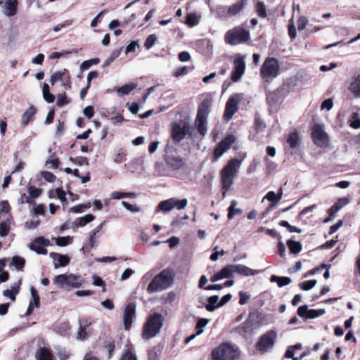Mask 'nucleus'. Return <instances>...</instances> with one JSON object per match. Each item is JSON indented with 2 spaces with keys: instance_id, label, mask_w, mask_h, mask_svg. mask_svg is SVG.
<instances>
[{
  "instance_id": "46",
  "label": "nucleus",
  "mask_w": 360,
  "mask_h": 360,
  "mask_svg": "<svg viewBox=\"0 0 360 360\" xmlns=\"http://www.w3.org/2000/svg\"><path fill=\"white\" fill-rule=\"evenodd\" d=\"M221 278H230L233 273V265H227L219 271Z\"/></svg>"
},
{
  "instance_id": "62",
  "label": "nucleus",
  "mask_w": 360,
  "mask_h": 360,
  "mask_svg": "<svg viewBox=\"0 0 360 360\" xmlns=\"http://www.w3.org/2000/svg\"><path fill=\"white\" fill-rule=\"evenodd\" d=\"M120 360H137L136 356L132 353L131 349H128L121 356Z\"/></svg>"
},
{
  "instance_id": "40",
  "label": "nucleus",
  "mask_w": 360,
  "mask_h": 360,
  "mask_svg": "<svg viewBox=\"0 0 360 360\" xmlns=\"http://www.w3.org/2000/svg\"><path fill=\"white\" fill-rule=\"evenodd\" d=\"M266 127L264 121L260 117L258 113L255 115V129L257 132L262 131Z\"/></svg>"
},
{
  "instance_id": "38",
  "label": "nucleus",
  "mask_w": 360,
  "mask_h": 360,
  "mask_svg": "<svg viewBox=\"0 0 360 360\" xmlns=\"http://www.w3.org/2000/svg\"><path fill=\"white\" fill-rule=\"evenodd\" d=\"M173 202H174V198L161 201L158 205V208L164 212L169 211L174 207Z\"/></svg>"
},
{
  "instance_id": "48",
  "label": "nucleus",
  "mask_w": 360,
  "mask_h": 360,
  "mask_svg": "<svg viewBox=\"0 0 360 360\" xmlns=\"http://www.w3.org/2000/svg\"><path fill=\"white\" fill-rule=\"evenodd\" d=\"M29 196L32 197V199L37 198L42 193V189L37 188L34 186H30L27 188Z\"/></svg>"
},
{
  "instance_id": "22",
  "label": "nucleus",
  "mask_w": 360,
  "mask_h": 360,
  "mask_svg": "<svg viewBox=\"0 0 360 360\" xmlns=\"http://www.w3.org/2000/svg\"><path fill=\"white\" fill-rule=\"evenodd\" d=\"M50 257L54 260V267L56 269L60 266H66L70 262V258L66 255H61L57 252H51Z\"/></svg>"
},
{
  "instance_id": "35",
  "label": "nucleus",
  "mask_w": 360,
  "mask_h": 360,
  "mask_svg": "<svg viewBox=\"0 0 360 360\" xmlns=\"http://www.w3.org/2000/svg\"><path fill=\"white\" fill-rule=\"evenodd\" d=\"M42 95L44 99L49 103H51L55 101V96L50 92L49 86L46 83H44L42 86Z\"/></svg>"
},
{
  "instance_id": "39",
  "label": "nucleus",
  "mask_w": 360,
  "mask_h": 360,
  "mask_svg": "<svg viewBox=\"0 0 360 360\" xmlns=\"http://www.w3.org/2000/svg\"><path fill=\"white\" fill-rule=\"evenodd\" d=\"M11 264L13 265L17 270L21 271L25 266V259L20 256H13L12 257Z\"/></svg>"
},
{
  "instance_id": "20",
  "label": "nucleus",
  "mask_w": 360,
  "mask_h": 360,
  "mask_svg": "<svg viewBox=\"0 0 360 360\" xmlns=\"http://www.w3.org/2000/svg\"><path fill=\"white\" fill-rule=\"evenodd\" d=\"M240 160L237 158L230 160L226 166L221 169V172L231 175L234 177L237 173V170L240 165Z\"/></svg>"
},
{
  "instance_id": "23",
  "label": "nucleus",
  "mask_w": 360,
  "mask_h": 360,
  "mask_svg": "<svg viewBox=\"0 0 360 360\" xmlns=\"http://www.w3.org/2000/svg\"><path fill=\"white\" fill-rule=\"evenodd\" d=\"M37 109L33 105H31L29 108L22 115V127H26L34 117Z\"/></svg>"
},
{
  "instance_id": "27",
  "label": "nucleus",
  "mask_w": 360,
  "mask_h": 360,
  "mask_svg": "<svg viewBox=\"0 0 360 360\" xmlns=\"http://www.w3.org/2000/svg\"><path fill=\"white\" fill-rule=\"evenodd\" d=\"M286 142L290 148H297L301 143V138L299 133L296 131L289 133L286 137Z\"/></svg>"
},
{
  "instance_id": "25",
  "label": "nucleus",
  "mask_w": 360,
  "mask_h": 360,
  "mask_svg": "<svg viewBox=\"0 0 360 360\" xmlns=\"http://www.w3.org/2000/svg\"><path fill=\"white\" fill-rule=\"evenodd\" d=\"M247 0H238L230 6L227 10L226 16H234L239 13L245 7Z\"/></svg>"
},
{
  "instance_id": "1",
  "label": "nucleus",
  "mask_w": 360,
  "mask_h": 360,
  "mask_svg": "<svg viewBox=\"0 0 360 360\" xmlns=\"http://www.w3.org/2000/svg\"><path fill=\"white\" fill-rule=\"evenodd\" d=\"M174 279V272L172 269L167 268L161 271L150 281L147 287L148 293L160 292L169 288Z\"/></svg>"
},
{
  "instance_id": "61",
  "label": "nucleus",
  "mask_w": 360,
  "mask_h": 360,
  "mask_svg": "<svg viewBox=\"0 0 360 360\" xmlns=\"http://www.w3.org/2000/svg\"><path fill=\"white\" fill-rule=\"evenodd\" d=\"M93 284L96 286H101L103 287V291L105 292L106 290L105 289V283L103 279L99 277L98 276L94 275L93 277Z\"/></svg>"
},
{
  "instance_id": "19",
  "label": "nucleus",
  "mask_w": 360,
  "mask_h": 360,
  "mask_svg": "<svg viewBox=\"0 0 360 360\" xmlns=\"http://www.w3.org/2000/svg\"><path fill=\"white\" fill-rule=\"evenodd\" d=\"M240 160L237 158L230 160L226 166L221 169V172L231 175L234 177L237 173V170L240 165Z\"/></svg>"
},
{
  "instance_id": "2",
  "label": "nucleus",
  "mask_w": 360,
  "mask_h": 360,
  "mask_svg": "<svg viewBox=\"0 0 360 360\" xmlns=\"http://www.w3.org/2000/svg\"><path fill=\"white\" fill-rule=\"evenodd\" d=\"M164 317L160 314L155 312L150 315L142 330V338L148 340L156 336L163 326Z\"/></svg>"
},
{
  "instance_id": "11",
  "label": "nucleus",
  "mask_w": 360,
  "mask_h": 360,
  "mask_svg": "<svg viewBox=\"0 0 360 360\" xmlns=\"http://www.w3.org/2000/svg\"><path fill=\"white\" fill-rule=\"evenodd\" d=\"M311 137L314 143L319 147H326L328 146L329 139L328 134L320 124H315L312 129Z\"/></svg>"
},
{
  "instance_id": "8",
  "label": "nucleus",
  "mask_w": 360,
  "mask_h": 360,
  "mask_svg": "<svg viewBox=\"0 0 360 360\" xmlns=\"http://www.w3.org/2000/svg\"><path fill=\"white\" fill-rule=\"evenodd\" d=\"M238 355L237 350L226 342L214 348L211 353L212 360H234Z\"/></svg>"
},
{
  "instance_id": "24",
  "label": "nucleus",
  "mask_w": 360,
  "mask_h": 360,
  "mask_svg": "<svg viewBox=\"0 0 360 360\" xmlns=\"http://www.w3.org/2000/svg\"><path fill=\"white\" fill-rule=\"evenodd\" d=\"M37 360H54L52 352L47 347H39L35 354Z\"/></svg>"
},
{
  "instance_id": "50",
  "label": "nucleus",
  "mask_w": 360,
  "mask_h": 360,
  "mask_svg": "<svg viewBox=\"0 0 360 360\" xmlns=\"http://www.w3.org/2000/svg\"><path fill=\"white\" fill-rule=\"evenodd\" d=\"M70 103V100L68 99L66 93L63 92L62 94H59L58 95L57 100V105L59 107H63Z\"/></svg>"
},
{
  "instance_id": "53",
  "label": "nucleus",
  "mask_w": 360,
  "mask_h": 360,
  "mask_svg": "<svg viewBox=\"0 0 360 360\" xmlns=\"http://www.w3.org/2000/svg\"><path fill=\"white\" fill-rule=\"evenodd\" d=\"M157 41V37L155 34H150L144 42V46L146 49H151Z\"/></svg>"
},
{
  "instance_id": "47",
  "label": "nucleus",
  "mask_w": 360,
  "mask_h": 360,
  "mask_svg": "<svg viewBox=\"0 0 360 360\" xmlns=\"http://www.w3.org/2000/svg\"><path fill=\"white\" fill-rule=\"evenodd\" d=\"M193 70V68L188 67V66H183L177 68L174 73L173 75L176 77H179L180 76L186 75H187L190 71Z\"/></svg>"
},
{
  "instance_id": "5",
  "label": "nucleus",
  "mask_w": 360,
  "mask_h": 360,
  "mask_svg": "<svg viewBox=\"0 0 360 360\" xmlns=\"http://www.w3.org/2000/svg\"><path fill=\"white\" fill-rule=\"evenodd\" d=\"M262 324V314L250 313L246 321L236 328V330L243 337L249 338L253 334L254 331L258 329Z\"/></svg>"
},
{
  "instance_id": "43",
  "label": "nucleus",
  "mask_w": 360,
  "mask_h": 360,
  "mask_svg": "<svg viewBox=\"0 0 360 360\" xmlns=\"http://www.w3.org/2000/svg\"><path fill=\"white\" fill-rule=\"evenodd\" d=\"M102 229V224L98 226L96 229L91 231L89 240V245L90 248H93L96 243V234L100 231Z\"/></svg>"
},
{
  "instance_id": "56",
  "label": "nucleus",
  "mask_w": 360,
  "mask_h": 360,
  "mask_svg": "<svg viewBox=\"0 0 360 360\" xmlns=\"http://www.w3.org/2000/svg\"><path fill=\"white\" fill-rule=\"evenodd\" d=\"M30 291L33 300V305L35 306L36 307H39L40 305V297L39 295H38L37 290L34 287H32Z\"/></svg>"
},
{
  "instance_id": "31",
  "label": "nucleus",
  "mask_w": 360,
  "mask_h": 360,
  "mask_svg": "<svg viewBox=\"0 0 360 360\" xmlns=\"http://www.w3.org/2000/svg\"><path fill=\"white\" fill-rule=\"evenodd\" d=\"M233 272L239 274L240 275L248 276L251 275H255L256 271L251 269L250 268L242 265V264H236L233 265Z\"/></svg>"
},
{
  "instance_id": "6",
  "label": "nucleus",
  "mask_w": 360,
  "mask_h": 360,
  "mask_svg": "<svg viewBox=\"0 0 360 360\" xmlns=\"http://www.w3.org/2000/svg\"><path fill=\"white\" fill-rule=\"evenodd\" d=\"M53 282L58 288L70 290L80 288L84 283V280L80 275L70 274L57 275L53 278Z\"/></svg>"
},
{
  "instance_id": "14",
  "label": "nucleus",
  "mask_w": 360,
  "mask_h": 360,
  "mask_svg": "<svg viewBox=\"0 0 360 360\" xmlns=\"http://www.w3.org/2000/svg\"><path fill=\"white\" fill-rule=\"evenodd\" d=\"M50 245L49 239L39 237L36 238L30 245V250L35 251L39 255H47L48 250L46 247Z\"/></svg>"
},
{
  "instance_id": "64",
  "label": "nucleus",
  "mask_w": 360,
  "mask_h": 360,
  "mask_svg": "<svg viewBox=\"0 0 360 360\" xmlns=\"http://www.w3.org/2000/svg\"><path fill=\"white\" fill-rule=\"evenodd\" d=\"M126 153L123 150H120L117 153L115 154L114 160L117 163H121L125 161Z\"/></svg>"
},
{
  "instance_id": "44",
  "label": "nucleus",
  "mask_w": 360,
  "mask_h": 360,
  "mask_svg": "<svg viewBox=\"0 0 360 360\" xmlns=\"http://www.w3.org/2000/svg\"><path fill=\"white\" fill-rule=\"evenodd\" d=\"M100 63V59L98 58H92L90 60H84L80 65L81 71H84L90 68L94 65H97Z\"/></svg>"
},
{
  "instance_id": "15",
  "label": "nucleus",
  "mask_w": 360,
  "mask_h": 360,
  "mask_svg": "<svg viewBox=\"0 0 360 360\" xmlns=\"http://www.w3.org/2000/svg\"><path fill=\"white\" fill-rule=\"evenodd\" d=\"M347 91L355 98H360V73L354 75L347 82Z\"/></svg>"
},
{
  "instance_id": "37",
  "label": "nucleus",
  "mask_w": 360,
  "mask_h": 360,
  "mask_svg": "<svg viewBox=\"0 0 360 360\" xmlns=\"http://www.w3.org/2000/svg\"><path fill=\"white\" fill-rule=\"evenodd\" d=\"M291 281V279L287 276H271V282H276L280 288L290 284Z\"/></svg>"
},
{
  "instance_id": "54",
  "label": "nucleus",
  "mask_w": 360,
  "mask_h": 360,
  "mask_svg": "<svg viewBox=\"0 0 360 360\" xmlns=\"http://www.w3.org/2000/svg\"><path fill=\"white\" fill-rule=\"evenodd\" d=\"M72 242V238L70 236L58 237L56 239V244L60 247L68 245Z\"/></svg>"
},
{
  "instance_id": "45",
  "label": "nucleus",
  "mask_w": 360,
  "mask_h": 360,
  "mask_svg": "<svg viewBox=\"0 0 360 360\" xmlns=\"http://www.w3.org/2000/svg\"><path fill=\"white\" fill-rule=\"evenodd\" d=\"M234 68L233 70L242 73H244L245 68V64L244 62V60L241 57L236 58L234 60Z\"/></svg>"
},
{
  "instance_id": "42",
  "label": "nucleus",
  "mask_w": 360,
  "mask_h": 360,
  "mask_svg": "<svg viewBox=\"0 0 360 360\" xmlns=\"http://www.w3.org/2000/svg\"><path fill=\"white\" fill-rule=\"evenodd\" d=\"M55 193L56 195H57V198L62 202H67V198H66V193L63 190V188H56L55 191H53V190H51L49 191V198H53V193Z\"/></svg>"
},
{
  "instance_id": "28",
  "label": "nucleus",
  "mask_w": 360,
  "mask_h": 360,
  "mask_svg": "<svg viewBox=\"0 0 360 360\" xmlns=\"http://www.w3.org/2000/svg\"><path fill=\"white\" fill-rule=\"evenodd\" d=\"M95 219L94 215L88 214L84 217H77L74 222L72 224V228L75 229L77 227H82L86 225L88 223L91 222Z\"/></svg>"
},
{
  "instance_id": "60",
  "label": "nucleus",
  "mask_w": 360,
  "mask_h": 360,
  "mask_svg": "<svg viewBox=\"0 0 360 360\" xmlns=\"http://www.w3.org/2000/svg\"><path fill=\"white\" fill-rule=\"evenodd\" d=\"M10 231V226L9 224L6 222L3 221L0 224V236L2 237L6 236Z\"/></svg>"
},
{
  "instance_id": "29",
  "label": "nucleus",
  "mask_w": 360,
  "mask_h": 360,
  "mask_svg": "<svg viewBox=\"0 0 360 360\" xmlns=\"http://www.w3.org/2000/svg\"><path fill=\"white\" fill-rule=\"evenodd\" d=\"M70 72L67 69H63L61 71H57L52 74L50 78V83L54 85L58 81H63L66 76H69Z\"/></svg>"
},
{
  "instance_id": "3",
  "label": "nucleus",
  "mask_w": 360,
  "mask_h": 360,
  "mask_svg": "<svg viewBox=\"0 0 360 360\" xmlns=\"http://www.w3.org/2000/svg\"><path fill=\"white\" fill-rule=\"evenodd\" d=\"M212 99L206 98L198 105L195 124L198 132L205 136L207 131V120L210 112Z\"/></svg>"
},
{
  "instance_id": "18",
  "label": "nucleus",
  "mask_w": 360,
  "mask_h": 360,
  "mask_svg": "<svg viewBox=\"0 0 360 360\" xmlns=\"http://www.w3.org/2000/svg\"><path fill=\"white\" fill-rule=\"evenodd\" d=\"M18 0H6L3 13L8 17L14 16L18 13Z\"/></svg>"
},
{
  "instance_id": "4",
  "label": "nucleus",
  "mask_w": 360,
  "mask_h": 360,
  "mask_svg": "<svg viewBox=\"0 0 360 360\" xmlns=\"http://www.w3.org/2000/svg\"><path fill=\"white\" fill-rule=\"evenodd\" d=\"M164 160L166 165L172 170H179L185 168L186 160L179 154L176 148L167 143L164 150Z\"/></svg>"
},
{
  "instance_id": "58",
  "label": "nucleus",
  "mask_w": 360,
  "mask_h": 360,
  "mask_svg": "<svg viewBox=\"0 0 360 360\" xmlns=\"http://www.w3.org/2000/svg\"><path fill=\"white\" fill-rule=\"evenodd\" d=\"M316 284V280H310L300 284V287L303 290H309L313 288Z\"/></svg>"
},
{
  "instance_id": "51",
  "label": "nucleus",
  "mask_w": 360,
  "mask_h": 360,
  "mask_svg": "<svg viewBox=\"0 0 360 360\" xmlns=\"http://www.w3.org/2000/svg\"><path fill=\"white\" fill-rule=\"evenodd\" d=\"M186 22L189 26H194L198 23V19L195 13H190L186 15Z\"/></svg>"
},
{
  "instance_id": "52",
  "label": "nucleus",
  "mask_w": 360,
  "mask_h": 360,
  "mask_svg": "<svg viewBox=\"0 0 360 360\" xmlns=\"http://www.w3.org/2000/svg\"><path fill=\"white\" fill-rule=\"evenodd\" d=\"M256 12L259 17L264 18L266 16V6L263 2L258 1L255 6Z\"/></svg>"
},
{
  "instance_id": "41",
  "label": "nucleus",
  "mask_w": 360,
  "mask_h": 360,
  "mask_svg": "<svg viewBox=\"0 0 360 360\" xmlns=\"http://www.w3.org/2000/svg\"><path fill=\"white\" fill-rule=\"evenodd\" d=\"M136 84L130 83L118 88L117 91L120 96H124L128 94L132 90L136 89Z\"/></svg>"
},
{
  "instance_id": "57",
  "label": "nucleus",
  "mask_w": 360,
  "mask_h": 360,
  "mask_svg": "<svg viewBox=\"0 0 360 360\" xmlns=\"http://www.w3.org/2000/svg\"><path fill=\"white\" fill-rule=\"evenodd\" d=\"M279 74L278 61L271 58V77H275Z\"/></svg>"
},
{
  "instance_id": "33",
  "label": "nucleus",
  "mask_w": 360,
  "mask_h": 360,
  "mask_svg": "<svg viewBox=\"0 0 360 360\" xmlns=\"http://www.w3.org/2000/svg\"><path fill=\"white\" fill-rule=\"evenodd\" d=\"M233 176L221 172V183L222 188L225 191H228L231 185L233 184Z\"/></svg>"
},
{
  "instance_id": "9",
  "label": "nucleus",
  "mask_w": 360,
  "mask_h": 360,
  "mask_svg": "<svg viewBox=\"0 0 360 360\" xmlns=\"http://www.w3.org/2000/svg\"><path fill=\"white\" fill-rule=\"evenodd\" d=\"M191 127L188 123L181 125L178 122H173L171 127V137L175 143H180L186 135L191 136Z\"/></svg>"
},
{
  "instance_id": "13",
  "label": "nucleus",
  "mask_w": 360,
  "mask_h": 360,
  "mask_svg": "<svg viewBox=\"0 0 360 360\" xmlns=\"http://www.w3.org/2000/svg\"><path fill=\"white\" fill-rule=\"evenodd\" d=\"M136 316V304L133 302L128 303L123 313V323L124 329L128 330L131 327L132 321Z\"/></svg>"
},
{
  "instance_id": "49",
  "label": "nucleus",
  "mask_w": 360,
  "mask_h": 360,
  "mask_svg": "<svg viewBox=\"0 0 360 360\" xmlns=\"http://www.w3.org/2000/svg\"><path fill=\"white\" fill-rule=\"evenodd\" d=\"M91 207V204L86 203V204H79L75 206L72 207L70 209V212L73 213H81L84 212L86 209H88Z\"/></svg>"
},
{
  "instance_id": "32",
  "label": "nucleus",
  "mask_w": 360,
  "mask_h": 360,
  "mask_svg": "<svg viewBox=\"0 0 360 360\" xmlns=\"http://www.w3.org/2000/svg\"><path fill=\"white\" fill-rule=\"evenodd\" d=\"M349 200L346 198H340L335 205L330 209V217L338 212L343 207H345Z\"/></svg>"
},
{
  "instance_id": "55",
  "label": "nucleus",
  "mask_w": 360,
  "mask_h": 360,
  "mask_svg": "<svg viewBox=\"0 0 360 360\" xmlns=\"http://www.w3.org/2000/svg\"><path fill=\"white\" fill-rule=\"evenodd\" d=\"M282 189H279V192L276 194L275 192L271 191V209L276 207L278 202L281 199Z\"/></svg>"
},
{
  "instance_id": "34",
  "label": "nucleus",
  "mask_w": 360,
  "mask_h": 360,
  "mask_svg": "<svg viewBox=\"0 0 360 360\" xmlns=\"http://www.w3.org/2000/svg\"><path fill=\"white\" fill-rule=\"evenodd\" d=\"M287 245L292 254H298L302 248V244L300 242L292 239L287 241Z\"/></svg>"
},
{
  "instance_id": "12",
  "label": "nucleus",
  "mask_w": 360,
  "mask_h": 360,
  "mask_svg": "<svg viewBox=\"0 0 360 360\" xmlns=\"http://www.w3.org/2000/svg\"><path fill=\"white\" fill-rule=\"evenodd\" d=\"M239 100L240 98L238 94L232 96L229 98L226 103L225 110L224 112V120L229 121L232 118L233 115L237 112Z\"/></svg>"
},
{
  "instance_id": "36",
  "label": "nucleus",
  "mask_w": 360,
  "mask_h": 360,
  "mask_svg": "<svg viewBox=\"0 0 360 360\" xmlns=\"http://www.w3.org/2000/svg\"><path fill=\"white\" fill-rule=\"evenodd\" d=\"M218 300L219 297L217 295H213L207 299L208 303L205 305V309L208 311H213L217 308H219V306H218Z\"/></svg>"
},
{
  "instance_id": "21",
  "label": "nucleus",
  "mask_w": 360,
  "mask_h": 360,
  "mask_svg": "<svg viewBox=\"0 0 360 360\" xmlns=\"http://www.w3.org/2000/svg\"><path fill=\"white\" fill-rule=\"evenodd\" d=\"M240 160L237 158L230 160L226 166L221 169V172L231 175L234 177L237 173V170L240 165Z\"/></svg>"
},
{
  "instance_id": "59",
  "label": "nucleus",
  "mask_w": 360,
  "mask_h": 360,
  "mask_svg": "<svg viewBox=\"0 0 360 360\" xmlns=\"http://www.w3.org/2000/svg\"><path fill=\"white\" fill-rule=\"evenodd\" d=\"M208 323V320L206 319H200L197 323L195 328L197 329L196 335H200L202 333V328H204Z\"/></svg>"
},
{
  "instance_id": "63",
  "label": "nucleus",
  "mask_w": 360,
  "mask_h": 360,
  "mask_svg": "<svg viewBox=\"0 0 360 360\" xmlns=\"http://www.w3.org/2000/svg\"><path fill=\"white\" fill-rule=\"evenodd\" d=\"M188 200L187 199H181V200H176L174 198V202H173V204H174V207H176L178 210H182L185 208V207L187 205Z\"/></svg>"
},
{
  "instance_id": "16",
  "label": "nucleus",
  "mask_w": 360,
  "mask_h": 360,
  "mask_svg": "<svg viewBox=\"0 0 360 360\" xmlns=\"http://www.w3.org/2000/svg\"><path fill=\"white\" fill-rule=\"evenodd\" d=\"M326 312L325 309H309L307 305L300 306L297 309V314L300 317L307 319H314L319 317Z\"/></svg>"
},
{
  "instance_id": "26",
  "label": "nucleus",
  "mask_w": 360,
  "mask_h": 360,
  "mask_svg": "<svg viewBox=\"0 0 360 360\" xmlns=\"http://www.w3.org/2000/svg\"><path fill=\"white\" fill-rule=\"evenodd\" d=\"M257 349L260 352H266L270 347V331L266 332L257 343Z\"/></svg>"
},
{
  "instance_id": "7",
  "label": "nucleus",
  "mask_w": 360,
  "mask_h": 360,
  "mask_svg": "<svg viewBox=\"0 0 360 360\" xmlns=\"http://www.w3.org/2000/svg\"><path fill=\"white\" fill-rule=\"evenodd\" d=\"M250 39L249 31L240 25L228 30L224 35L226 43L231 46L246 43Z\"/></svg>"
},
{
  "instance_id": "17",
  "label": "nucleus",
  "mask_w": 360,
  "mask_h": 360,
  "mask_svg": "<svg viewBox=\"0 0 360 360\" xmlns=\"http://www.w3.org/2000/svg\"><path fill=\"white\" fill-rule=\"evenodd\" d=\"M261 75L265 78L264 82V88L266 90V100L267 103H269L270 96L269 92L267 91V86L269 83V78L270 77V56L266 58L264 63L261 68Z\"/></svg>"
},
{
  "instance_id": "10",
  "label": "nucleus",
  "mask_w": 360,
  "mask_h": 360,
  "mask_svg": "<svg viewBox=\"0 0 360 360\" xmlns=\"http://www.w3.org/2000/svg\"><path fill=\"white\" fill-rule=\"evenodd\" d=\"M236 141V137L232 134L226 135L214 149L212 154V162H216L226 152Z\"/></svg>"
},
{
  "instance_id": "30",
  "label": "nucleus",
  "mask_w": 360,
  "mask_h": 360,
  "mask_svg": "<svg viewBox=\"0 0 360 360\" xmlns=\"http://www.w3.org/2000/svg\"><path fill=\"white\" fill-rule=\"evenodd\" d=\"M21 285V280H19L17 283H15L11 290L7 289L3 291V295L5 297H9L13 302L15 300V295L20 292V286Z\"/></svg>"
}]
</instances>
